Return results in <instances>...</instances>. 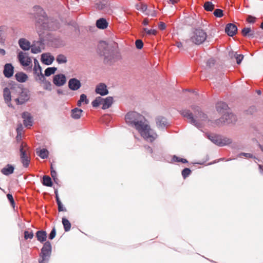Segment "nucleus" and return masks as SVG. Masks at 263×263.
<instances>
[{
	"label": "nucleus",
	"instance_id": "1",
	"mask_svg": "<svg viewBox=\"0 0 263 263\" xmlns=\"http://www.w3.org/2000/svg\"><path fill=\"white\" fill-rule=\"evenodd\" d=\"M125 119L126 123L135 127L144 139L152 142L157 138V134L151 129L143 115L130 111L126 115Z\"/></svg>",
	"mask_w": 263,
	"mask_h": 263
},
{
	"label": "nucleus",
	"instance_id": "2",
	"mask_svg": "<svg viewBox=\"0 0 263 263\" xmlns=\"http://www.w3.org/2000/svg\"><path fill=\"white\" fill-rule=\"evenodd\" d=\"M192 109L194 111V115L189 110H183L181 111L182 116L186 118L189 122L197 127H200L204 123L208 121V117L206 115L203 113L200 107L193 105L191 106Z\"/></svg>",
	"mask_w": 263,
	"mask_h": 263
},
{
	"label": "nucleus",
	"instance_id": "3",
	"mask_svg": "<svg viewBox=\"0 0 263 263\" xmlns=\"http://www.w3.org/2000/svg\"><path fill=\"white\" fill-rule=\"evenodd\" d=\"M37 9L40 14L35 16L36 27L41 30H46L53 28V23L50 22L43 10L40 8Z\"/></svg>",
	"mask_w": 263,
	"mask_h": 263
},
{
	"label": "nucleus",
	"instance_id": "4",
	"mask_svg": "<svg viewBox=\"0 0 263 263\" xmlns=\"http://www.w3.org/2000/svg\"><path fill=\"white\" fill-rule=\"evenodd\" d=\"M189 37V39L185 41L187 46H191L192 44L200 45L205 41L210 42L213 37L212 34H190Z\"/></svg>",
	"mask_w": 263,
	"mask_h": 263
},
{
	"label": "nucleus",
	"instance_id": "5",
	"mask_svg": "<svg viewBox=\"0 0 263 263\" xmlns=\"http://www.w3.org/2000/svg\"><path fill=\"white\" fill-rule=\"evenodd\" d=\"M51 254V243L49 241H46L41 249L39 260V263H48Z\"/></svg>",
	"mask_w": 263,
	"mask_h": 263
},
{
	"label": "nucleus",
	"instance_id": "6",
	"mask_svg": "<svg viewBox=\"0 0 263 263\" xmlns=\"http://www.w3.org/2000/svg\"><path fill=\"white\" fill-rule=\"evenodd\" d=\"M14 90L18 94V97L14 99L16 104H23L29 100L30 94L28 90L20 87L14 88Z\"/></svg>",
	"mask_w": 263,
	"mask_h": 263
},
{
	"label": "nucleus",
	"instance_id": "7",
	"mask_svg": "<svg viewBox=\"0 0 263 263\" xmlns=\"http://www.w3.org/2000/svg\"><path fill=\"white\" fill-rule=\"evenodd\" d=\"M28 147L25 143H22L20 148V158L24 167H27L29 164L30 159L27 153Z\"/></svg>",
	"mask_w": 263,
	"mask_h": 263
},
{
	"label": "nucleus",
	"instance_id": "8",
	"mask_svg": "<svg viewBox=\"0 0 263 263\" xmlns=\"http://www.w3.org/2000/svg\"><path fill=\"white\" fill-rule=\"evenodd\" d=\"M20 64L24 67H28L31 69L32 66V60L28 54L20 51L17 56Z\"/></svg>",
	"mask_w": 263,
	"mask_h": 263
},
{
	"label": "nucleus",
	"instance_id": "9",
	"mask_svg": "<svg viewBox=\"0 0 263 263\" xmlns=\"http://www.w3.org/2000/svg\"><path fill=\"white\" fill-rule=\"evenodd\" d=\"M98 52L100 55L104 56L105 59L109 57L110 51L106 42H100L98 45Z\"/></svg>",
	"mask_w": 263,
	"mask_h": 263
},
{
	"label": "nucleus",
	"instance_id": "10",
	"mask_svg": "<svg viewBox=\"0 0 263 263\" xmlns=\"http://www.w3.org/2000/svg\"><path fill=\"white\" fill-rule=\"evenodd\" d=\"M209 139L215 144L217 145L222 146L228 145L231 143V140L229 139H221L220 137L217 136H210Z\"/></svg>",
	"mask_w": 263,
	"mask_h": 263
},
{
	"label": "nucleus",
	"instance_id": "11",
	"mask_svg": "<svg viewBox=\"0 0 263 263\" xmlns=\"http://www.w3.org/2000/svg\"><path fill=\"white\" fill-rule=\"evenodd\" d=\"M34 66L33 68L34 73L36 74L37 78L36 80H44L45 77L44 74L42 72V68L40 66L38 61L36 59H34Z\"/></svg>",
	"mask_w": 263,
	"mask_h": 263
},
{
	"label": "nucleus",
	"instance_id": "12",
	"mask_svg": "<svg viewBox=\"0 0 263 263\" xmlns=\"http://www.w3.org/2000/svg\"><path fill=\"white\" fill-rule=\"evenodd\" d=\"M66 81V77L63 74H56L54 76L53 78V83L58 87L64 85Z\"/></svg>",
	"mask_w": 263,
	"mask_h": 263
},
{
	"label": "nucleus",
	"instance_id": "13",
	"mask_svg": "<svg viewBox=\"0 0 263 263\" xmlns=\"http://www.w3.org/2000/svg\"><path fill=\"white\" fill-rule=\"evenodd\" d=\"M219 120L228 124L233 123L236 122V117L232 113L224 114Z\"/></svg>",
	"mask_w": 263,
	"mask_h": 263
},
{
	"label": "nucleus",
	"instance_id": "14",
	"mask_svg": "<svg viewBox=\"0 0 263 263\" xmlns=\"http://www.w3.org/2000/svg\"><path fill=\"white\" fill-rule=\"evenodd\" d=\"M81 86L80 81L76 79L72 78L69 80L68 82V87L72 90H77L79 89Z\"/></svg>",
	"mask_w": 263,
	"mask_h": 263
},
{
	"label": "nucleus",
	"instance_id": "15",
	"mask_svg": "<svg viewBox=\"0 0 263 263\" xmlns=\"http://www.w3.org/2000/svg\"><path fill=\"white\" fill-rule=\"evenodd\" d=\"M54 60L53 55L49 53H43L41 56V61L44 64L49 65L52 64Z\"/></svg>",
	"mask_w": 263,
	"mask_h": 263
},
{
	"label": "nucleus",
	"instance_id": "16",
	"mask_svg": "<svg viewBox=\"0 0 263 263\" xmlns=\"http://www.w3.org/2000/svg\"><path fill=\"white\" fill-rule=\"evenodd\" d=\"M4 74L8 78L12 77L14 73V67L11 64H6L4 66Z\"/></svg>",
	"mask_w": 263,
	"mask_h": 263
},
{
	"label": "nucleus",
	"instance_id": "17",
	"mask_svg": "<svg viewBox=\"0 0 263 263\" xmlns=\"http://www.w3.org/2000/svg\"><path fill=\"white\" fill-rule=\"evenodd\" d=\"M24 124L26 127L31 126L32 125V117L28 112H24L22 114Z\"/></svg>",
	"mask_w": 263,
	"mask_h": 263
},
{
	"label": "nucleus",
	"instance_id": "18",
	"mask_svg": "<svg viewBox=\"0 0 263 263\" xmlns=\"http://www.w3.org/2000/svg\"><path fill=\"white\" fill-rule=\"evenodd\" d=\"M96 92L101 96H105L108 93L106 85L104 83H100L96 87Z\"/></svg>",
	"mask_w": 263,
	"mask_h": 263
},
{
	"label": "nucleus",
	"instance_id": "19",
	"mask_svg": "<svg viewBox=\"0 0 263 263\" xmlns=\"http://www.w3.org/2000/svg\"><path fill=\"white\" fill-rule=\"evenodd\" d=\"M137 9L138 10L141 11L142 12H146V14L148 15L151 16H155L156 14L154 10H153L151 12L149 10H148L147 12V6L146 4H141L140 5L137 6Z\"/></svg>",
	"mask_w": 263,
	"mask_h": 263
},
{
	"label": "nucleus",
	"instance_id": "20",
	"mask_svg": "<svg viewBox=\"0 0 263 263\" xmlns=\"http://www.w3.org/2000/svg\"><path fill=\"white\" fill-rule=\"evenodd\" d=\"M156 123L158 128H163L167 124L166 118L163 117H158L156 119Z\"/></svg>",
	"mask_w": 263,
	"mask_h": 263
},
{
	"label": "nucleus",
	"instance_id": "21",
	"mask_svg": "<svg viewBox=\"0 0 263 263\" xmlns=\"http://www.w3.org/2000/svg\"><path fill=\"white\" fill-rule=\"evenodd\" d=\"M36 237L37 240L41 242L46 241L47 238V233L44 231H38L36 233Z\"/></svg>",
	"mask_w": 263,
	"mask_h": 263
},
{
	"label": "nucleus",
	"instance_id": "22",
	"mask_svg": "<svg viewBox=\"0 0 263 263\" xmlns=\"http://www.w3.org/2000/svg\"><path fill=\"white\" fill-rule=\"evenodd\" d=\"M113 103V98L111 97H106L105 99H103V106L102 109H106L109 108Z\"/></svg>",
	"mask_w": 263,
	"mask_h": 263
},
{
	"label": "nucleus",
	"instance_id": "23",
	"mask_svg": "<svg viewBox=\"0 0 263 263\" xmlns=\"http://www.w3.org/2000/svg\"><path fill=\"white\" fill-rule=\"evenodd\" d=\"M83 110L78 108H75L71 110V117L74 119H79L83 112Z\"/></svg>",
	"mask_w": 263,
	"mask_h": 263
},
{
	"label": "nucleus",
	"instance_id": "24",
	"mask_svg": "<svg viewBox=\"0 0 263 263\" xmlns=\"http://www.w3.org/2000/svg\"><path fill=\"white\" fill-rule=\"evenodd\" d=\"M19 45L24 50H28L30 48V42L24 39H21L19 40Z\"/></svg>",
	"mask_w": 263,
	"mask_h": 263
},
{
	"label": "nucleus",
	"instance_id": "25",
	"mask_svg": "<svg viewBox=\"0 0 263 263\" xmlns=\"http://www.w3.org/2000/svg\"><path fill=\"white\" fill-rule=\"evenodd\" d=\"M3 96L5 102L7 104L10 103V102L11 101V92L8 88L6 87L4 89Z\"/></svg>",
	"mask_w": 263,
	"mask_h": 263
},
{
	"label": "nucleus",
	"instance_id": "26",
	"mask_svg": "<svg viewBox=\"0 0 263 263\" xmlns=\"http://www.w3.org/2000/svg\"><path fill=\"white\" fill-rule=\"evenodd\" d=\"M14 168L11 164H7L5 167L2 169L1 172L5 175L8 176L12 174Z\"/></svg>",
	"mask_w": 263,
	"mask_h": 263
},
{
	"label": "nucleus",
	"instance_id": "27",
	"mask_svg": "<svg viewBox=\"0 0 263 263\" xmlns=\"http://www.w3.org/2000/svg\"><path fill=\"white\" fill-rule=\"evenodd\" d=\"M237 30V27L232 23L228 24L225 28L226 33H236Z\"/></svg>",
	"mask_w": 263,
	"mask_h": 263
},
{
	"label": "nucleus",
	"instance_id": "28",
	"mask_svg": "<svg viewBox=\"0 0 263 263\" xmlns=\"http://www.w3.org/2000/svg\"><path fill=\"white\" fill-rule=\"evenodd\" d=\"M15 78L19 82H25L27 79V76L23 72H18L15 74Z\"/></svg>",
	"mask_w": 263,
	"mask_h": 263
},
{
	"label": "nucleus",
	"instance_id": "29",
	"mask_svg": "<svg viewBox=\"0 0 263 263\" xmlns=\"http://www.w3.org/2000/svg\"><path fill=\"white\" fill-rule=\"evenodd\" d=\"M36 154L42 159H46L48 158L49 155V152L47 149L43 148L36 152Z\"/></svg>",
	"mask_w": 263,
	"mask_h": 263
},
{
	"label": "nucleus",
	"instance_id": "30",
	"mask_svg": "<svg viewBox=\"0 0 263 263\" xmlns=\"http://www.w3.org/2000/svg\"><path fill=\"white\" fill-rule=\"evenodd\" d=\"M42 183L44 185L51 187L52 185V182L49 176H44L43 177Z\"/></svg>",
	"mask_w": 263,
	"mask_h": 263
},
{
	"label": "nucleus",
	"instance_id": "31",
	"mask_svg": "<svg viewBox=\"0 0 263 263\" xmlns=\"http://www.w3.org/2000/svg\"><path fill=\"white\" fill-rule=\"evenodd\" d=\"M62 224L64 226V229L65 232L69 231L71 229V223L69 222V221L66 219V218H62Z\"/></svg>",
	"mask_w": 263,
	"mask_h": 263
},
{
	"label": "nucleus",
	"instance_id": "32",
	"mask_svg": "<svg viewBox=\"0 0 263 263\" xmlns=\"http://www.w3.org/2000/svg\"><path fill=\"white\" fill-rule=\"evenodd\" d=\"M96 25L97 27L101 29H104L107 26V23L104 18H101L97 21Z\"/></svg>",
	"mask_w": 263,
	"mask_h": 263
},
{
	"label": "nucleus",
	"instance_id": "33",
	"mask_svg": "<svg viewBox=\"0 0 263 263\" xmlns=\"http://www.w3.org/2000/svg\"><path fill=\"white\" fill-rule=\"evenodd\" d=\"M103 98L101 97H98L96 98L95 100L92 102V105L93 107H97L99 106L100 104H102L103 103Z\"/></svg>",
	"mask_w": 263,
	"mask_h": 263
},
{
	"label": "nucleus",
	"instance_id": "34",
	"mask_svg": "<svg viewBox=\"0 0 263 263\" xmlns=\"http://www.w3.org/2000/svg\"><path fill=\"white\" fill-rule=\"evenodd\" d=\"M56 60L59 64L66 63L67 61L66 56L62 54L57 56Z\"/></svg>",
	"mask_w": 263,
	"mask_h": 263
},
{
	"label": "nucleus",
	"instance_id": "35",
	"mask_svg": "<svg viewBox=\"0 0 263 263\" xmlns=\"http://www.w3.org/2000/svg\"><path fill=\"white\" fill-rule=\"evenodd\" d=\"M228 105L224 102H219L216 104V109L218 112H221L222 109H226Z\"/></svg>",
	"mask_w": 263,
	"mask_h": 263
},
{
	"label": "nucleus",
	"instance_id": "36",
	"mask_svg": "<svg viewBox=\"0 0 263 263\" xmlns=\"http://www.w3.org/2000/svg\"><path fill=\"white\" fill-rule=\"evenodd\" d=\"M204 8L206 11H211L214 9V5L211 2H206L204 4Z\"/></svg>",
	"mask_w": 263,
	"mask_h": 263
},
{
	"label": "nucleus",
	"instance_id": "37",
	"mask_svg": "<svg viewBox=\"0 0 263 263\" xmlns=\"http://www.w3.org/2000/svg\"><path fill=\"white\" fill-rule=\"evenodd\" d=\"M57 68L56 67H48L45 71V75L49 77L50 75L54 74L56 71Z\"/></svg>",
	"mask_w": 263,
	"mask_h": 263
},
{
	"label": "nucleus",
	"instance_id": "38",
	"mask_svg": "<svg viewBox=\"0 0 263 263\" xmlns=\"http://www.w3.org/2000/svg\"><path fill=\"white\" fill-rule=\"evenodd\" d=\"M40 81L43 82V88L44 89L49 90V91L51 90L52 85L50 82L45 80V79H44V80H40Z\"/></svg>",
	"mask_w": 263,
	"mask_h": 263
},
{
	"label": "nucleus",
	"instance_id": "39",
	"mask_svg": "<svg viewBox=\"0 0 263 263\" xmlns=\"http://www.w3.org/2000/svg\"><path fill=\"white\" fill-rule=\"evenodd\" d=\"M33 233L31 232H29L28 231H25L24 232V238L27 240L28 239H32L33 237Z\"/></svg>",
	"mask_w": 263,
	"mask_h": 263
},
{
	"label": "nucleus",
	"instance_id": "40",
	"mask_svg": "<svg viewBox=\"0 0 263 263\" xmlns=\"http://www.w3.org/2000/svg\"><path fill=\"white\" fill-rule=\"evenodd\" d=\"M172 160L174 161H175V162H182L183 163H185L187 162V160L186 159H184V158H179L178 157H177L175 155H174L173 157Z\"/></svg>",
	"mask_w": 263,
	"mask_h": 263
},
{
	"label": "nucleus",
	"instance_id": "41",
	"mask_svg": "<svg viewBox=\"0 0 263 263\" xmlns=\"http://www.w3.org/2000/svg\"><path fill=\"white\" fill-rule=\"evenodd\" d=\"M191 173V171L190 169L188 168H185L183 169L182 171V175L184 178H186L187 176L190 175Z\"/></svg>",
	"mask_w": 263,
	"mask_h": 263
},
{
	"label": "nucleus",
	"instance_id": "42",
	"mask_svg": "<svg viewBox=\"0 0 263 263\" xmlns=\"http://www.w3.org/2000/svg\"><path fill=\"white\" fill-rule=\"evenodd\" d=\"M181 39L182 40L183 42H181L180 41H176V46L178 48H183V45H182V44L184 43V46L185 47H188L189 46H187L185 43V41L186 40H183V39L181 38Z\"/></svg>",
	"mask_w": 263,
	"mask_h": 263
},
{
	"label": "nucleus",
	"instance_id": "43",
	"mask_svg": "<svg viewBox=\"0 0 263 263\" xmlns=\"http://www.w3.org/2000/svg\"><path fill=\"white\" fill-rule=\"evenodd\" d=\"M80 102H84L85 104H87L89 103L88 100L87 99V97L85 94H82L80 96Z\"/></svg>",
	"mask_w": 263,
	"mask_h": 263
},
{
	"label": "nucleus",
	"instance_id": "44",
	"mask_svg": "<svg viewBox=\"0 0 263 263\" xmlns=\"http://www.w3.org/2000/svg\"><path fill=\"white\" fill-rule=\"evenodd\" d=\"M136 46L137 48L141 49L143 46V43L142 40H137L135 42Z\"/></svg>",
	"mask_w": 263,
	"mask_h": 263
},
{
	"label": "nucleus",
	"instance_id": "45",
	"mask_svg": "<svg viewBox=\"0 0 263 263\" xmlns=\"http://www.w3.org/2000/svg\"><path fill=\"white\" fill-rule=\"evenodd\" d=\"M214 14L216 17H221L223 15L222 11L220 9H216L214 12Z\"/></svg>",
	"mask_w": 263,
	"mask_h": 263
},
{
	"label": "nucleus",
	"instance_id": "46",
	"mask_svg": "<svg viewBox=\"0 0 263 263\" xmlns=\"http://www.w3.org/2000/svg\"><path fill=\"white\" fill-rule=\"evenodd\" d=\"M7 197L8 199L9 200L11 205L13 207H14L15 202H14V200L13 199L12 195L11 194H8L7 195Z\"/></svg>",
	"mask_w": 263,
	"mask_h": 263
},
{
	"label": "nucleus",
	"instance_id": "47",
	"mask_svg": "<svg viewBox=\"0 0 263 263\" xmlns=\"http://www.w3.org/2000/svg\"><path fill=\"white\" fill-rule=\"evenodd\" d=\"M56 235V229L55 228H53L49 234V238L50 239H53Z\"/></svg>",
	"mask_w": 263,
	"mask_h": 263
},
{
	"label": "nucleus",
	"instance_id": "48",
	"mask_svg": "<svg viewBox=\"0 0 263 263\" xmlns=\"http://www.w3.org/2000/svg\"><path fill=\"white\" fill-rule=\"evenodd\" d=\"M31 51L33 53H38L41 51L40 47L35 46H32Z\"/></svg>",
	"mask_w": 263,
	"mask_h": 263
},
{
	"label": "nucleus",
	"instance_id": "49",
	"mask_svg": "<svg viewBox=\"0 0 263 263\" xmlns=\"http://www.w3.org/2000/svg\"><path fill=\"white\" fill-rule=\"evenodd\" d=\"M243 58V55L242 54H237L236 57V62L238 64H240L241 61Z\"/></svg>",
	"mask_w": 263,
	"mask_h": 263
},
{
	"label": "nucleus",
	"instance_id": "50",
	"mask_svg": "<svg viewBox=\"0 0 263 263\" xmlns=\"http://www.w3.org/2000/svg\"><path fill=\"white\" fill-rule=\"evenodd\" d=\"M158 27L160 31H164L166 28V25L163 22H160L159 24Z\"/></svg>",
	"mask_w": 263,
	"mask_h": 263
},
{
	"label": "nucleus",
	"instance_id": "51",
	"mask_svg": "<svg viewBox=\"0 0 263 263\" xmlns=\"http://www.w3.org/2000/svg\"><path fill=\"white\" fill-rule=\"evenodd\" d=\"M256 18L254 16L249 15L247 17V21L249 23H253L255 22Z\"/></svg>",
	"mask_w": 263,
	"mask_h": 263
},
{
	"label": "nucleus",
	"instance_id": "52",
	"mask_svg": "<svg viewBox=\"0 0 263 263\" xmlns=\"http://www.w3.org/2000/svg\"><path fill=\"white\" fill-rule=\"evenodd\" d=\"M240 157L245 156L246 158H253V155L250 153H241L239 154Z\"/></svg>",
	"mask_w": 263,
	"mask_h": 263
},
{
	"label": "nucleus",
	"instance_id": "53",
	"mask_svg": "<svg viewBox=\"0 0 263 263\" xmlns=\"http://www.w3.org/2000/svg\"><path fill=\"white\" fill-rule=\"evenodd\" d=\"M58 206V211L59 212L66 211V209H65V208L64 207V206L62 204V203L60 204Z\"/></svg>",
	"mask_w": 263,
	"mask_h": 263
},
{
	"label": "nucleus",
	"instance_id": "54",
	"mask_svg": "<svg viewBox=\"0 0 263 263\" xmlns=\"http://www.w3.org/2000/svg\"><path fill=\"white\" fill-rule=\"evenodd\" d=\"M57 172H55V170H52L51 171V177H52L54 181H55V180L57 179Z\"/></svg>",
	"mask_w": 263,
	"mask_h": 263
},
{
	"label": "nucleus",
	"instance_id": "55",
	"mask_svg": "<svg viewBox=\"0 0 263 263\" xmlns=\"http://www.w3.org/2000/svg\"><path fill=\"white\" fill-rule=\"evenodd\" d=\"M252 31H253L251 30V28H245L242 29V33H250V32Z\"/></svg>",
	"mask_w": 263,
	"mask_h": 263
},
{
	"label": "nucleus",
	"instance_id": "56",
	"mask_svg": "<svg viewBox=\"0 0 263 263\" xmlns=\"http://www.w3.org/2000/svg\"><path fill=\"white\" fill-rule=\"evenodd\" d=\"M145 148L146 150L147 151V152L148 153H149V154H152L153 153V149H152V148L150 146H145Z\"/></svg>",
	"mask_w": 263,
	"mask_h": 263
},
{
	"label": "nucleus",
	"instance_id": "57",
	"mask_svg": "<svg viewBox=\"0 0 263 263\" xmlns=\"http://www.w3.org/2000/svg\"><path fill=\"white\" fill-rule=\"evenodd\" d=\"M8 31L7 28L6 26H1L0 27V32H6Z\"/></svg>",
	"mask_w": 263,
	"mask_h": 263
},
{
	"label": "nucleus",
	"instance_id": "58",
	"mask_svg": "<svg viewBox=\"0 0 263 263\" xmlns=\"http://www.w3.org/2000/svg\"><path fill=\"white\" fill-rule=\"evenodd\" d=\"M214 60H212V59H211V60H209L207 63V64L209 65V66L210 67L211 66V65H214Z\"/></svg>",
	"mask_w": 263,
	"mask_h": 263
},
{
	"label": "nucleus",
	"instance_id": "59",
	"mask_svg": "<svg viewBox=\"0 0 263 263\" xmlns=\"http://www.w3.org/2000/svg\"><path fill=\"white\" fill-rule=\"evenodd\" d=\"M243 35L245 37H248V38H253L254 37V34H243Z\"/></svg>",
	"mask_w": 263,
	"mask_h": 263
},
{
	"label": "nucleus",
	"instance_id": "60",
	"mask_svg": "<svg viewBox=\"0 0 263 263\" xmlns=\"http://www.w3.org/2000/svg\"><path fill=\"white\" fill-rule=\"evenodd\" d=\"M22 128H23V127H22V125H20V126L17 128L16 130H17V133L18 134H21V132L22 130Z\"/></svg>",
	"mask_w": 263,
	"mask_h": 263
},
{
	"label": "nucleus",
	"instance_id": "61",
	"mask_svg": "<svg viewBox=\"0 0 263 263\" xmlns=\"http://www.w3.org/2000/svg\"><path fill=\"white\" fill-rule=\"evenodd\" d=\"M6 53L5 50L3 49L0 48V54L4 55Z\"/></svg>",
	"mask_w": 263,
	"mask_h": 263
},
{
	"label": "nucleus",
	"instance_id": "62",
	"mask_svg": "<svg viewBox=\"0 0 263 263\" xmlns=\"http://www.w3.org/2000/svg\"><path fill=\"white\" fill-rule=\"evenodd\" d=\"M179 0H170V2L172 3V4H175L177 3Z\"/></svg>",
	"mask_w": 263,
	"mask_h": 263
},
{
	"label": "nucleus",
	"instance_id": "63",
	"mask_svg": "<svg viewBox=\"0 0 263 263\" xmlns=\"http://www.w3.org/2000/svg\"><path fill=\"white\" fill-rule=\"evenodd\" d=\"M54 193H55V198H56V199H59V195H58V191H55Z\"/></svg>",
	"mask_w": 263,
	"mask_h": 263
},
{
	"label": "nucleus",
	"instance_id": "64",
	"mask_svg": "<svg viewBox=\"0 0 263 263\" xmlns=\"http://www.w3.org/2000/svg\"><path fill=\"white\" fill-rule=\"evenodd\" d=\"M21 134H17V135L16 137V140H17V141H18L19 140H20V139H21Z\"/></svg>",
	"mask_w": 263,
	"mask_h": 263
}]
</instances>
